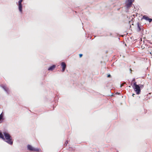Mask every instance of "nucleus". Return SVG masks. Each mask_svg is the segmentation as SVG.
Returning <instances> with one entry per match:
<instances>
[{
  "label": "nucleus",
  "instance_id": "1",
  "mask_svg": "<svg viewBox=\"0 0 152 152\" xmlns=\"http://www.w3.org/2000/svg\"><path fill=\"white\" fill-rule=\"evenodd\" d=\"M5 141L8 144L12 145L13 144V141L12 140V138L10 134L6 132L4 133Z\"/></svg>",
  "mask_w": 152,
  "mask_h": 152
},
{
  "label": "nucleus",
  "instance_id": "2",
  "mask_svg": "<svg viewBox=\"0 0 152 152\" xmlns=\"http://www.w3.org/2000/svg\"><path fill=\"white\" fill-rule=\"evenodd\" d=\"M134 90L136 92L137 94H139L141 92L140 88L139 86L137 84V83L135 82L132 86Z\"/></svg>",
  "mask_w": 152,
  "mask_h": 152
},
{
  "label": "nucleus",
  "instance_id": "3",
  "mask_svg": "<svg viewBox=\"0 0 152 152\" xmlns=\"http://www.w3.org/2000/svg\"><path fill=\"white\" fill-rule=\"evenodd\" d=\"M134 0H128L126 2V6L127 8L131 7L132 2Z\"/></svg>",
  "mask_w": 152,
  "mask_h": 152
},
{
  "label": "nucleus",
  "instance_id": "4",
  "mask_svg": "<svg viewBox=\"0 0 152 152\" xmlns=\"http://www.w3.org/2000/svg\"><path fill=\"white\" fill-rule=\"evenodd\" d=\"M28 149L31 151L38 152L39 150L38 149L34 148L32 146L30 145H28L27 146Z\"/></svg>",
  "mask_w": 152,
  "mask_h": 152
},
{
  "label": "nucleus",
  "instance_id": "5",
  "mask_svg": "<svg viewBox=\"0 0 152 152\" xmlns=\"http://www.w3.org/2000/svg\"><path fill=\"white\" fill-rule=\"evenodd\" d=\"M23 0H20L18 1V8L19 11L21 12H22V2Z\"/></svg>",
  "mask_w": 152,
  "mask_h": 152
},
{
  "label": "nucleus",
  "instance_id": "6",
  "mask_svg": "<svg viewBox=\"0 0 152 152\" xmlns=\"http://www.w3.org/2000/svg\"><path fill=\"white\" fill-rule=\"evenodd\" d=\"M61 65L62 67V71L64 72L65 71V69L66 67V65L64 62H62Z\"/></svg>",
  "mask_w": 152,
  "mask_h": 152
},
{
  "label": "nucleus",
  "instance_id": "7",
  "mask_svg": "<svg viewBox=\"0 0 152 152\" xmlns=\"http://www.w3.org/2000/svg\"><path fill=\"white\" fill-rule=\"evenodd\" d=\"M143 18L146 20L148 21L150 23L152 21V19L149 18L148 17L145 15L143 16Z\"/></svg>",
  "mask_w": 152,
  "mask_h": 152
},
{
  "label": "nucleus",
  "instance_id": "8",
  "mask_svg": "<svg viewBox=\"0 0 152 152\" xmlns=\"http://www.w3.org/2000/svg\"><path fill=\"white\" fill-rule=\"evenodd\" d=\"M56 67V65H53L52 66H50L48 69V70H52L54 69L55 67Z\"/></svg>",
  "mask_w": 152,
  "mask_h": 152
},
{
  "label": "nucleus",
  "instance_id": "9",
  "mask_svg": "<svg viewBox=\"0 0 152 152\" xmlns=\"http://www.w3.org/2000/svg\"><path fill=\"white\" fill-rule=\"evenodd\" d=\"M0 138H1L4 140H5V138L3 134L1 132H0Z\"/></svg>",
  "mask_w": 152,
  "mask_h": 152
},
{
  "label": "nucleus",
  "instance_id": "10",
  "mask_svg": "<svg viewBox=\"0 0 152 152\" xmlns=\"http://www.w3.org/2000/svg\"><path fill=\"white\" fill-rule=\"evenodd\" d=\"M3 115L2 114V113L0 115V123H1V122H2V121H1V120H3Z\"/></svg>",
  "mask_w": 152,
  "mask_h": 152
},
{
  "label": "nucleus",
  "instance_id": "11",
  "mask_svg": "<svg viewBox=\"0 0 152 152\" xmlns=\"http://www.w3.org/2000/svg\"><path fill=\"white\" fill-rule=\"evenodd\" d=\"M148 52L152 56V48H151L148 49Z\"/></svg>",
  "mask_w": 152,
  "mask_h": 152
},
{
  "label": "nucleus",
  "instance_id": "12",
  "mask_svg": "<svg viewBox=\"0 0 152 152\" xmlns=\"http://www.w3.org/2000/svg\"><path fill=\"white\" fill-rule=\"evenodd\" d=\"M137 26H138V28L139 29V30L140 31L141 30V28H140V27L139 26V23H138L137 24Z\"/></svg>",
  "mask_w": 152,
  "mask_h": 152
},
{
  "label": "nucleus",
  "instance_id": "13",
  "mask_svg": "<svg viewBox=\"0 0 152 152\" xmlns=\"http://www.w3.org/2000/svg\"><path fill=\"white\" fill-rule=\"evenodd\" d=\"M68 142L67 140L65 142V144L66 145H67V144L68 143Z\"/></svg>",
  "mask_w": 152,
  "mask_h": 152
},
{
  "label": "nucleus",
  "instance_id": "14",
  "mask_svg": "<svg viewBox=\"0 0 152 152\" xmlns=\"http://www.w3.org/2000/svg\"><path fill=\"white\" fill-rule=\"evenodd\" d=\"M82 56H83V54H79V57H80V58L81 57H82Z\"/></svg>",
  "mask_w": 152,
  "mask_h": 152
},
{
  "label": "nucleus",
  "instance_id": "15",
  "mask_svg": "<svg viewBox=\"0 0 152 152\" xmlns=\"http://www.w3.org/2000/svg\"><path fill=\"white\" fill-rule=\"evenodd\" d=\"M111 77V75L110 74L108 75L107 76V77Z\"/></svg>",
  "mask_w": 152,
  "mask_h": 152
},
{
  "label": "nucleus",
  "instance_id": "16",
  "mask_svg": "<svg viewBox=\"0 0 152 152\" xmlns=\"http://www.w3.org/2000/svg\"><path fill=\"white\" fill-rule=\"evenodd\" d=\"M123 84L121 85V86H120V87H121L123 86Z\"/></svg>",
  "mask_w": 152,
  "mask_h": 152
},
{
  "label": "nucleus",
  "instance_id": "17",
  "mask_svg": "<svg viewBox=\"0 0 152 152\" xmlns=\"http://www.w3.org/2000/svg\"><path fill=\"white\" fill-rule=\"evenodd\" d=\"M134 95H135L134 94H133L132 95V96H134Z\"/></svg>",
  "mask_w": 152,
  "mask_h": 152
},
{
  "label": "nucleus",
  "instance_id": "18",
  "mask_svg": "<svg viewBox=\"0 0 152 152\" xmlns=\"http://www.w3.org/2000/svg\"><path fill=\"white\" fill-rule=\"evenodd\" d=\"M135 81V79H134L132 80V81Z\"/></svg>",
  "mask_w": 152,
  "mask_h": 152
}]
</instances>
